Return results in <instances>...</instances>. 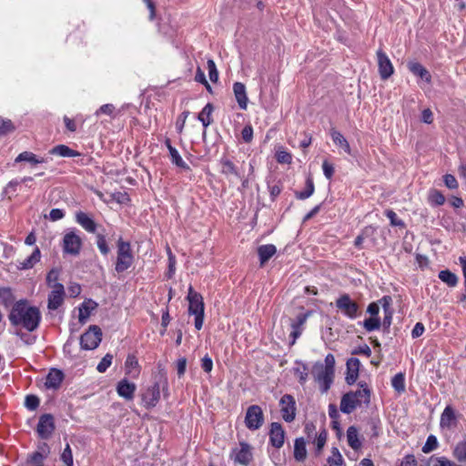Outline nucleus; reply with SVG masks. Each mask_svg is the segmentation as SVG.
<instances>
[{
	"mask_svg": "<svg viewBox=\"0 0 466 466\" xmlns=\"http://www.w3.org/2000/svg\"><path fill=\"white\" fill-rule=\"evenodd\" d=\"M96 246L99 251L105 256H106L110 251L106 243V237L102 234L96 235Z\"/></svg>",
	"mask_w": 466,
	"mask_h": 466,
	"instance_id": "de8ad7c7",
	"label": "nucleus"
},
{
	"mask_svg": "<svg viewBox=\"0 0 466 466\" xmlns=\"http://www.w3.org/2000/svg\"><path fill=\"white\" fill-rule=\"evenodd\" d=\"M312 374L319 383L322 392H327L333 381L334 372L327 370L323 363L317 362L313 365Z\"/></svg>",
	"mask_w": 466,
	"mask_h": 466,
	"instance_id": "423d86ee",
	"label": "nucleus"
},
{
	"mask_svg": "<svg viewBox=\"0 0 466 466\" xmlns=\"http://www.w3.org/2000/svg\"><path fill=\"white\" fill-rule=\"evenodd\" d=\"M90 315V309L86 306V303H83L81 307L79 308V314L78 319L81 323H85L86 319L89 318Z\"/></svg>",
	"mask_w": 466,
	"mask_h": 466,
	"instance_id": "052dcab7",
	"label": "nucleus"
},
{
	"mask_svg": "<svg viewBox=\"0 0 466 466\" xmlns=\"http://www.w3.org/2000/svg\"><path fill=\"white\" fill-rule=\"evenodd\" d=\"M115 106L113 104H105L101 106L95 113L96 116L101 114L107 115L109 116L115 117Z\"/></svg>",
	"mask_w": 466,
	"mask_h": 466,
	"instance_id": "864d4df0",
	"label": "nucleus"
},
{
	"mask_svg": "<svg viewBox=\"0 0 466 466\" xmlns=\"http://www.w3.org/2000/svg\"><path fill=\"white\" fill-rule=\"evenodd\" d=\"M433 461H434L433 466H463L461 464H457L453 461H451L444 456L437 457L433 460Z\"/></svg>",
	"mask_w": 466,
	"mask_h": 466,
	"instance_id": "5fc2aeb1",
	"label": "nucleus"
},
{
	"mask_svg": "<svg viewBox=\"0 0 466 466\" xmlns=\"http://www.w3.org/2000/svg\"><path fill=\"white\" fill-rule=\"evenodd\" d=\"M62 247L64 253L77 256L82 248V239L75 231L66 232L63 238Z\"/></svg>",
	"mask_w": 466,
	"mask_h": 466,
	"instance_id": "1a4fd4ad",
	"label": "nucleus"
},
{
	"mask_svg": "<svg viewBox=\"0 0 466 466\" xmlns=\"http://www.w3.org/2000/svg\"><path fill=\"white\" fill-rule=\"evenodd\" d=\"M126 375L132 379H137L140 374V366L137 359L134 355H128L125 362Z\"/></svg>",
	"mask_w": 466,
	"mask_h": 466,
	"instance_id": "a878e982",
	"label": "nucleus"
},
{
	"mask_svg": "<svg viewBox=\"0 0 466 466\" xmlns=\"http://www.w3.org/2000/svg\"><path fill=\"white\" fill-rule=\"evenodd\" d=\"M188 313L195 316V328L200 330L204 322V301L203 297L196 292L192 287L188 289Z\"/></svg>",
	"mask_w": 466,
	"mask_h": 466,
	"instance_id": "7ed1b4c3",
	"label": "nucleus"
},
{
	"mask_svg": "<svg viewBox=\"0 0 466 466\" xmlns=\"http://www.w3.org/2000/svg\"><path fill=\"white\" fill-rule=\"evenodd\" d=\"M322 169H323L324 176L328 179H331V177H333V174H334L333 165L329 163L327 160H325L322 164Z\"/></svg>",
	"mask_w": 466,
	"mask_h": 466,
	"instance_id": "69168bd1",
	"label": "nucleus"
},
{
	"mask_svg": "<svg viewBox=\"0 0 466 466\" xmlns=\"http://www.w3.org/2000/svg\"><path fill=\"white\" fill-rule=\"evenodd\" d=\"M55 430L54 418L51 414H44L39 418L37 433L42 439H48Z\"/></svg>",
	"mask_w": 466,
	"mask_h": 466,
	"instance_id": "2eb2a0df",
	"label": "nucleus"
},
{
	"mask_svg": "<svg viewBox=\"0 0 466 466\" xmlns=\"http://www.w3.org/2000/svg\"><path fill=\"white\" fill-rule=\"evenodd\" d=\"M376 55L380 76L382 80H386L393 75L394 67L389 56L382 49H379Z\"/></svg>",
	"mask_w": 466,
	"mask_h": 466,
	"instance_id": "f8f14e48",
	"label": "nucleus"
},
{
	"mask_svg": "<svg viewBox=\"0 0 466 466\" xmlns=\"http://www.w3.org/2000/svg\"><path fill=\"white\" fill-rule=\"evenodd\" d=\"M400 466H417V461L412 454L406 455L401 462Z\"/></svg>",
	"mask_w": 466,
	"mask_h": 466,
	"instance_id": "774afa93",
	"label": "nucleus"
},
{
	"mask_svg": "<svg viewBox=\"0 0 466 466\" xmlns=\"http://www.w3.org/2000/svg\"><path fill=\"white\" fill-rule=\"evenodd\" d=\"M452 456L457 461L466 463V439L456 443L452 450Z\"/></svg>",
	"mask_w": 466,
	"mask_h": 466,
	"instance_id": "f704fd0d",
	"label": "nucleus"
},
{
	"mask_svg": "<svg viewBox=\"0 0 466 466\" xmlns=\"http://www.w3.org/2000/svg\"><path fill=\"white\" fill-rule=\"evenodd\" d=\"M242 139L246 143H249L253 138V128L251 126H245L241 131Z\"/></svg>",
	"mask_w": 466,
	"mask_h": 466,
	"instance_id": "e2e57ef3",
	"label": "nucleus"
},
{
	"mask_svg": "<svg viewBox=\"0 0 466 466\" xmlns=\"http://www.w3.org/2000/svg\"><path fill=\"white\" fill-rule=\"evenodd\" d=\"M64 379V374L57 369H52L46 379L45 385L47 389L57 390Z\"/></svg>",
	"mask_w": 466,
	"mask_h": 466,
	"instance_id": "4be33fe9",
	"label": "nucleus"
},
{
	"mask_svg": "<svg viewBox=\"0 0 466 466\" xmlns=\"http://www.w3.org/2000/svg\"><path fill=\"white\" fill-rule=\"evenodd\" d=\"M307 457L306 441L303 438H298L294 443V458L298 461H303Z\"/></svg>",
	"mask_w": 466,
	"mask_h": 466,
	"instance_id": "473e14b6",
	"label": "nucleus"
},
{
	"mask_svg": "<svg viewBox=\"0 0 466 466\" xmlns=\"http://www.w3.org/2000/svg\"><path fill=\"white\" fill-rule=\"evenodd\" d=\"M112 360H113V356L111 354L107 353L98 363V365L96 367L97 371L100 373L105 372L111 365Z\"/></svg>",
	"mask_w": 466,
	"mask_h": 466,
	"instance_id": "3c124183",
	"label": "nucleus"
},
{
	"mask_svg": "<svg viewBox=\"0 0 466 466\" xmlns=\"http://www.w3.org/2000/svg\"><path fill=\"white\" fill-rule=\"evenodd\" d=\"M49 452L50 450L47 444L43 443V445L38 448V451L28 455L27 462L32 466H44L43 462L48 456Z\"/></svg>",
	"mask_w": 466,
	"mask_h": 466,
	"instance_id": "6ab92c4d",
	"label": "nucleus"
},
{
	"mask_svg": "<svg viewBox=\"0 0 466 466\" xmlns=\"http://www.w3.org/2000/svg\"><path fill=\"white\" fill-rule=\"evenodd\" d=\"M61 460L66 466H73V454L68 443L61 454Z\"/></svg>",
	"mask_w": 466,
	"mask_h": 466,
	"instance_id": "8fccbe9b",
	"label": "nucleus"
},
{
	"mask_svg": "<svg viewBox=\"0 0 466 466\" xmlns=\"http://www.w3.org/2000/svg\"><path fill=\"white\" fill-rule=\"evenodd\" d=\"M456 418L451 407L447 406L441 416L440 425L441 428L451 429L455 426Z\"/></svg>",
	"mask_w": 466,
	"mask_h": 466,
	"instance_id": "c85d7f7f",
	"label": "nucleus"
},
{
	"mask_svg": "<svg viewBox=\"0 0 466 466\" xmlns=\"http://www.w3.org/2000/svg\"><path fill=\"white\" fill-rule=\"evenodd\" d=\"M264 413L260 406L251 405L248 408L245 416V425L250 431H257L264 423Z\"/></svg>",
	"mask_w": 466,
	"mask_h": 466,
	"instance_id": "6e6552de",
	"label": "nucleus"
},
{
	"mask_svg": "<svg viewBox=\"0 0 466 466\" xmlns=\"http://www.w3.org/2000/svg\"><path fill=\"white\" fill-rule=\"evenodd\" d=\"M330 136H331L332 141L334 142V144L336 146L342 148L347 154H349V155L351 154V149H350V144L340 132H339L335 129H332L330 131Z\"/></svg>",
	"mask_w": 466,
	"mask_h": 466,
	"instance_id": "2f4dec72",
	"label": "nucleus"
},
{
	"mask_svg": "<svg viewBox=\"0 0 466 466\" xmlns=\"http://www.w3.org/2000/svg\"><path fill=\"white\" fill-rule=\"evenodd\" d=\"M439 446V441L435 435L431 434L428 436L425 444L423 445L421 451L424 453H430L435 451Z\"/></svg>",
	"mask_w": 466,
	"mask_h": 466,
	"instance_id": "79ce46f5",
	"label": "nucleus"
},
{
	"mask_svg": "<svg viewBox=\"0 0 466 466\" xmlns=\"http://www.w3.org/2000/svg\"><path fill=\"white\" fill-rule=\"evenodd\" d=\"M22 161H26V162L35 165V164L44 163L45 159L37 157V156L32 152L24 151V152L20 153L15 159V162H16V163L22 162Z\"/></svg>",
	"mask_w": 466,
	"mask_h": 466,
	"instance_id": "c9c22d12",
	"label": "nucleus"
},
{
	"mask_svg": "<svg viewBox=\"0 0 466 466\" xmlns=\"http://www.w3.org/2000/svg\"><path fill=\"white\" fill-rule=\"evenodd\" d=\"M220 166H221V173L226 176L228 178L231 177H235L238 179H242V175L235 166V164L228 159V158H222L220 160Z\"/></svg>",
	"mask_w": 466,
	"mask_h": 466,
	"instance_id": "5701e85b",
	"label": "nucleus"
},
{
	"mask_svg": "<svg viewBox=\"0 0 466 466\" xmlns=\"http://www.w3.org/2000/svg\"><path fill=\"white\" fill-rule=\"evenodd\" d=\"M76 221L87 232L94 233L96 230V224L94 219L83 211L76 213Z\"/></svg>",
	"mask_w": 466,
	"mask_h": 466,
	"instance_id": "412c9836",
	"label": "nucleus"
},
{
	"mask_svg": "<svg viewBox=\"0 0 466 466\" xmlns=\"http://www.w3.org/2000/svg\"><path fill=\"white\" fill-rule=\"evenodd\" d=\"M282 418L287 422H291L296 417V401L289 394H285L279 400Z\"/></svg>",
	"mask_w": 466,
	"mask_h": 466,
	"instance_id": "9b49d317",
	"label": "nucleus"
},
{
	"mask_svg": "<svg viewBox=\"0 0 466 466\" xmlns=\"http://www.w3.org/2000/svg\"><path fill=\"white\" fill-rule=\"evenodd\" d=\"M189 115L188 111H184L179 115L176 122V128L179 134L183 132L187 118Z\"/></svg>",
	"mask_w": 466,
	"mask_h": 466,
	"instance_id": "13d9d810",
	"label": "nucleus"
},
{
	"mask_svg": "<svg viewBox=\"0 0 466 466\" xmlns=\"http://www.w3.org/2000/svg\"><path fill=\"white\" fill-rule=\"evenodd\" d=\"M277 251V248L272 244L261 245L258 248L260 265L263 266L269 258H271Z\"/></svg>",
	"mask_w": 466,
	"mask_h": 466,
	"instance_id": "c756f323",
	"label": "nucleus"
},
{
	"mask_svg": "<svg viewBox=\"0 0 466 466\" xmlns=\"http://www.w3.org/2000/svg\"><path fill=\"white\" fill-rule=\"evenodd\" d=\"M343 458L337 448H332L331 455L327 459L328 466H341L343 464Z\"/></svg>",
	"mask_w": 466,
	"mask_h": 466,
	"instance_id": "a19ab883",
	"label": "nucleus"
},
{
	"mask_svg": "<svg viewBox=\"0 0 466 466\" xmlns=\"http://www.w3.org/2000/svg\"><path fill=\"white\" fill-rule=\"evenodd\" d=\"M165 145L168 149L172 163L181 168L189 169L188 165L182 159L178 151L171 145L169 138L165 140Z\"/></svg>",
	"mask_w": 466,
	"mask_h": 466,
	"instance_id": "cd10ccee",
	"label": "nucleus"
},
{
	"mask_svg": "<svg viewBox=\"0 0 466 466\" xmlns=\"http://www.w3.org/2000/svg\"><path fill=\"white\" fill-rule=\"evenodd\" d=\"M160 400V383L155 382L152 386L147 387L141 393V400L143 406L147 410H151L157 406Z\"/></svg>",
	"mask_w": 466,
	"mask_h": 466,
	"instance_id": "9d476101",
	"label": "nucleus"
},
{
	"mask_svg": "<svg viewBox=\"0 0 466 466\" xmlns=\"http://www.w3.org/2000/svg\"><path fill=\"white\" fill-rule=\"evenodd\" d=\"M430 201L436 206H441L444 204L445 198L440 191L433 190L430 195Z\"/></svg>",
	"mask_w": 466,
	"mask_h": 466,
	"instance_id": "6e6d98bb",
	"label": "nucleus"
},
{
	"mask_svg": "<svg viewBox=\"0 0 466 466\" xmlns=\"http://www.w3.org/2000/svg\"><path fill=\"white\" fill-rule=\"evenodd\" d=\"M212 112L213 106L210 103H208L203 107L201 112L198 114V120L203 124L205 127H208L212 122Z\"/></svg>",
	"mask_w": 466,
	"mask_h": 466,
	"instance_id": "e433bc0d",
	"label": "nucleus"
},
{
	"mask_svg": "<svg viewBox=\"0 0 466 466\" xmlns=\"http://www.w3.org/2000/svg\"><path fill=\"white\" fill-rule=\"evenodd\" d=\"M40 258H41V251L36 247V248H35L34 251L28 258H26L25 260L19 262L18 268L19 269H30L37 262H39Z\"/></svg>",
	"mask_w": 466,
	"mask_h": 466,
	"instance_id": "7c9ffc66",
	"label": "nucleus"
},
{
	"mask_svg": "<svg viewBox=\"0 0 466 466\" xmlns=\"http://www.w3.org/2000/svg\"><path fill=\"white\" fill-rule=\"evenodd\" d=\"M14 130V126L11 120L3 119L0 117V136L5 135Z\"/></svg>",
	"mask_w": 466,
	"mask_h": 466,
	"instance_id": "4d7b16f0",
	"label": "nucleus"
},
{
	"mask_svg": "<svg viewBox=\"0 0 466 466\" xmlns=\"http://www.w3.org/2000/svg\"><path fill=\"white\" fill-rule=\"evenodd\" d=\"M117 256L115 269L117 273H122L128 269L134 262V255L132 253L131 245L128 241H125L119 238L116 243Z\"/></svg>",
	"mask_w": 466,
	"mask_h": 466,
	"instance_id": "20e7f679",
	"label": "nucleus"
},
{
	"mask_svg": "<svg viewBox=\"0 0 466 466\" xmlns=\"http://www.w3.org/2000/svg\"><path fill=\"white\" fill-rule=\"evenodd\" d=\"M444 183L446 187L451 189H456L459 186L455 177L451 174H447L444 176Z\"/></svg>",
	"mask_w": 466,
	"mask_h": 466,
	"instance_id": "0e129e2a",
	"label": "nucleus"
},
{
	"mask_svg": "<svg viewBox=\"0 0 466 466\" xmlns=\"http://www.w3.org/2000/svg\"><path fill=\"white\" fill-rule=\"evenodd\" d=\"M40 400L39 398L35 395H27L25 400V406L29 410H35L39 406Z\"/></svg>",
	"mask_w": 466,
	"mask_h": 466,
	"instance_id": "09e8293b",
	"label": "nucleus"
},
{
	"mask_svg": "<svg viewBox=\"0 0 466 466\" xmlns=\"http://www.w3.org/2000/svg\"><path fill=\"white\" fill-rule=\"evenodd\" d=\"M233 92L239 108L246 110L248 107V98L245 85L240 82L234 83Z\"/></svg>",
	"mask_w": 466,
	"mask_h": 466,
	"instance_id": "aec40b11",
	"label": "nucleus"
},
{
	"mask_svg": "<svg viewBox=\"0 0 466 466\" xmlns=\"http://www.w3.org/2000/svg\"><path fill=\"white\" fill-rule=\"evenodd\" d=\"M102 339V331L101 329L96 325L90 326L88 330H86L80 337V345L84 350H95L98 347L99 343Z\"/></svg>",
	"mask_w": 466,
	"mask_h": 466,
	"instance_id": "0eeeda50",
	"label": "nucleus"
},
{
	"mask_svg": "<svg viewBox=\"0 0 466 466\" xmlns=\"http://www.w3.org/2000/svg\"><path fill=\"white\" fill-rule=\"evenodd\" d=\"M347 441L349 446L354 451H359L362 447V442L360 439L358 429L355 426H350L348 428Z\"/></svg>",
	"mask_w": 466,
	"mask_h": 466,
	"instance_id": "bb28decb",
	"label": "nucleus"
},
{
	"mask_svg": "<svg viewBox=\"0 0 466 466\" xmlns=\"http://www.w3.org/2000/svg\"><path fill=\"white\" fill-rule=\"evenodd\" d=\"M391 386L392 388L398 391L399 393L405 391V377L402 373H397L391 379Z\"/></svg>",
	"mask_w": 466,
	"mask_h": 466,
	"instance_id": "ea45409f",
	"label": "nucleus"
},
{
	"mask_svg": "<svg viewBox=\"0 0 466 466\" xmlns=\"http://www.w3.org/2000/svg\"><path fill=\"white\" fill-rule=\"evenodd\" d=\"M208 76L211 82L216 83L218 80V71L217 66L212 59H208L207 62Z\"/></svg>",
	"mask_w": 466,
	"mask_h": 466,
	"instance_id": "49530a36",
	"label": "nucleus"
},
{
	"mask_svg": "<svg viewBox=\"0 0 466 466\" xmlns=\"http://www.w3.org/2000/svg\"><path fill=\"white\" fill-rule=\"evenodd\" d=\"M315 190L313 179L310 177H308L306 179V187L303 191L297 192L296 198L299 199H306L313 195Z\"/></svg>",
	"mask_w": 466,
	"mask_h": 466,
	"instance_id": "58836bf2",
	"label": "nucleus"
},
{
	"mask_svg": "<svg viewBox=\"0 0 466 466\" xmlns=\"http://www.w3.org/2000/svg\"><path fill=\"white\" fill-rule=\"evenodd\" d=\"M48 295L47 308L50 310L57 309L63 303L65 298V288L61 283H55Z\"/></svg>",
	"mask_w": 466,
	"mask_h": 466,
	"instance_id": "ddd939ff",
	"label": "nucleus"
},
{
	"mask_svg": "<svg viewBox=\"0 0 466 466\" xmlns=\"http://www.w3.org/2000/svg\"><path fill=\"white\" fill-rule=\"evenodd\" d=\"M276 159L280 164H290L292 156L289 152L280 147L276 152Z\"/></svg>",
	"mask_w": 466,
	"mask_h": 466,
	"instance_id": "c03bdc74",
	"label": "nucleus"
},
{
	"mask_svg": "<svg viewBox=\"0 0 466 466\" xmlns=\"http://www.w3.org/2000/svg\"><path fill=\"white\" fill-rule=\"evenodd\" d=\"M409 70L414 75L426 81L427 83H431V76L430 72L419 62L410 61L407 65Z\"/></svg>",
	"mask_w": 466,
	"mask_h": 466,
	"instance_id": "393cba45",
	"label": "nucleus"
},
{
	"mask_svg": "<svg viewBox=\"0 0 466 466\" xmlns=\"http://www.w3.org/2000/svg\"><path fill=\"white\" fill-rule=\"evenodd\" d=\"M136 390L137 385L133 382H129L127 379L121 380L116 385L117 394L127 400L134 399Z\"/></svg>",
	"mask_w": 466,
	"mask_h": 466,
	"instance_id": "f3484780",
	"label": "nucleus"
},
{
	"mask_svg": "<svg viewBox=\"0 0 466 466\" xmlns=\"http://www.w3.org/2000/svg\"><path fill=\"white\" fill-rule=\"evenodd\" d=\"M201 368L205 372L209 373L213 369V361L210 357L206 355L201 360Z\"/></svg>",
	"mask_w": 466,
	"mask_h": 466,
	"instance_id": "338daca9",
	"label": "nucleus"
},
{
	"mask_svg": "<svg viewBox=\"0 0 466 466\" xmlns=\"http://www.w3.org/2000/svg\"><path fill=\"white\" fill-rule=\"evenodd\" d=\"M439 279L450 287H455L458 283V277L449 269L441 270Z\"/></svg>",
	"mask_w": 466,
	"mask_h": 466,
	"instance_id": "4c0bfd02",
	"label": "nucleus"
},
{
	"mask_svg": "<svg viewBox=\"0 0 466 466\" xmlns=\"http://www.w3.org/2000/svg\"><path fill=\"white\" fill-rule=\"evenodd\" d=\"M363 327L367 331L377 330L380 328V320L376 317L369 318L364 320Z\"/></svg>",
	"mask_w": 466,
	"mask_h": 466,
	"instance_id": "a18cd8bd",
	"label": "nucleus"
},
{
	"mask_svg": "<svg viewBox=\"0 0 466 466\" xmlns=\"http://www.w3.org/2000/svg\"><path fill=\"white\" fill-rule=\"evenodd\" d=\"M360 388L355 391H350L344 394L340 400V410L343 413L350 414L357 407L362 404H369L370 401V390L365 383H360Z\"/></svg>",
	"mask_w": 466,
	"mask_h": 466,
	"instance_id": "f03ea898",
	"label": "nucleus"
},
{
	"mask_svg": "<svg viewBox=\"0 0 466 466\" xmlns=\"http://www.w3.org/2000/svg\"><path fill=\"white\" fill-rule=\"evenodd\" d=\"M385 215L390 220L392 226H404L403 221L398 218L397 214L393 210L387 209Z\"/></svg>",
	"mask_w": 466,
	"mask_h": 466,
	"instance_id": "bf43d9fd",
	"label": "nucleus"
},
{
	"mask_svg": "<svg viewBox=\"0 0 466 466\" xmlns=\"http://www.w3.org/2000/svg\"><path fill=\"white\" fill-rule=\"evenodd\" d=\"M59 274H60V270L58 268H52L47 273L46 283L49 288H53L55 283H59L58 282Z\"/></svg>",
	"mask_w": 466,
	"mask_h": 466,
	"instance_id": "603ef678",
	"label": "nucleus"
},
{
	"mask_svg": "<svg viewBox=\"0 0 466 466\" xmlns=\"http://www.w3.org/2000/svg\"><path fill=\"white\" fill-rule=\"evenodd\" d=\"M285 431L279 422H272L269 431V441L272 446L280 448L284 444Z\"/></svg>",
	"mask_w": 466,
	"mask_h": 466,
	"instance_id": "dca6fc26",
	"label": "nucleus"
},
{
	"mask_svg": "<svg viewBox=\"0 0 466 466\" xmlns=\"http://www.w3.org/2000/svg\"><path fill=\"white\" fill-rule=\"evenodd\" d=\"M50 154L56 155L63 157H74L80 156V153L71 149L69 147L66 145H58L54 147L50 150Z\"/></svg>",
	"mask_w": 466,
	"mask_h": 466,
	"instance_id": "72a5a7b5",
	"label": "nucleus"
},
{
	"mask_svg": "<svg viewBox=\"0 0 466 466\" xmlns=\"http://www.w3.org/2000/svg\"><path fill=\"white\" fill-rule=\"evenodd\" d=\"M230 457L235 462L247 466L252 460L250 446L246 442H240L238 448H235Z\"/></svg>",
	"mask_w": 466,
	"mask_h": 466,
	"instance_id": "4468645a",
	"label": "nucleus"
},
{
	"mask_svg": "<svg viewBox=\"0 0 466 466\" xmlns=\"http://www.w3.org/2000/svg\"><path fill=\"white\" fill-rule=\"evenodd\" d=\"M336 307L350 319L358 318L360 314V306L351 299L349 294L339 297L336 300Z\"/></svg>",
	"mask_w": 466,
	"mask_h": 466,
	"instance_id": "39448f33",
	"label": "nucleus"
},
{
	"mask_svg": "<svg viewBox=\"0 0 466 466\" xmlns=\"http://www.w3.org/2000/svg\"><path fill=\"white\" fill-rule=\"evenodd\" d=\"M380 305H381L384 311V319L383 325L385 327H390L391 324L393 309L391 308L392 299L390 296H383L380 300Z\"/></svg>",
	"mask_w": 466,
	"mask_h": 466,
	"instance_id": "b1692460",
	"label": "nucleus"
},
{
	"mask_svg": "<svg viewBox=\"0 0 466 466\" xmlns=\"http://www.w3.org/2000/svg\"><path fill=\"white\" fill-rule=\"evenodd\" d=\"M282 185L280 182H277L273 185H268V190L272 200H274L282 191Z\"/></svg>",
	"mask_w": 466,
	"mask_h": 466,
	"instance_id": "680f3d73",
	"label": "nucleus"
},
{
	"mask_svg": "<svg viewBox=\"0 0 466 466\" xmlns=\"http://www.w3.org/2000/svg\"><path fill=\"white\" fill-rule=\"evenodd\" d=\"M328 438V432L325 429L321 430L318 435V437L315 440V445H316V453L319 454L322 451L323 447L326 444Z\"/></svg>",
	"mask_w": 466,
	"mask_h": 466,
	"instance_id": "37998d69",
	"label": "nucleus"
},
{
	"mask_svg": "<svg viewBox=\"0 0 466 466\" xmlns=\"http://www.w3.org/2000/svg\"><path fill=\"white\" fill-rule=\"evenodd\" d=\"M8 319L13 326L21 327L32 332L40 324L41 313L38 308L30 306L25 299H21L12 306Z\"/></svg>",
	"mask_w": 466,
	"mask_h": 466,
	"instance_id": "f257e3e1",
	"label": "nucleus"
},
{
	"mask_svg": "<svg viewBox=\"0 0 466 466\" xmlns=\"http://www.w3.org/2000/svg\"><path fill=\"white\" fill-rule=\"evenodd\" d=\"M346 366H347L346 381L349 385H352L356 382V380L359 377L360 361L357 358H350L347 360Z\"/></svg>",
	"mask_w": 466,
	"mask_h": 466,
	"instance_id": "a211bd4d",
	"label": "nucleus"
}]
</instances>
